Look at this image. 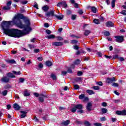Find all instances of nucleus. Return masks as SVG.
<instances>
[{
	"label": "nucleus",
	"instance_id": "obj_1",
	"mask_svg": "<svg viewBox=\"0 0 126 126\" xmlns=\"http://www.w3.org/2000/svg\"><path fill=\"white\" fill-rule=\"evenodd\" d=\"M1 26L5 35L14 38H20L32 31L30 20L21 14L14 17L12 21H3Z\"/></svg>",
	"mask_w": 126,
	"mask_h": 126
},
{
	"label": "nucleus",
	"instance_id": "obj_2",
	"mask_svg": "<svg viewBox=\"0 0 126 126\" xmlns=\"http://www.w3.org/2000/svg\"><path fill=\"white\" fill-rule=\"evenodd\" d=\"M114 37L116 39L115 41L117 42V43H123V42H124V36H115Z\"/></svg>",
	"mask_w": 126,
	"mask_h": 126
},
{
	"label": "nucleus",
	"instance_id": "obj_3",
	"mask_svg": "<svg viewBox=\"0 0 126 126\" xmlns=\"http://www.w3.org/2000/svg\"><path fill=\"white\" fill-rule=\"evenodd\" d=\"M54 12L55 11L51 10L45 13V16L46 17L47 20H49V17H51V16H55V15L54 14Z\"/></svg>",
	"mask_w": 126,
	"mask_h": 126
},
{
	"label": "nucleus",
	"instance_id": "obj_4",
	"mask_svg": "<svg viewBox=\"0 0 126 126\" xmlns=\"http://www.w3.org/2000/svg\"><path fill=\"white\" fill-rule=\"evenodd\" d=\"M116 114L118 116H126V110L117 111H116Z\"/></svg>",
	"mask_w": 126,
	"mask_h": 126
},
{
	"label": "nucleus",
	"instance_id": "obj_5",
	"mask_svg": "<svg viewBox=\"0 0 126 126\" xmlns=\"http://www.w3.org/2000/svg\"><path fill=\"white\" fill-rule=\"evenodd\" d=\"M86 108L87 111H88L89 112H90V111H91L92 109V103H91V102H89L87 104V106H86Z\"/></svg>",
	"mask_w": 126,
	"mask_h": 126
},
{
	"label": "nucleus",
	"instance_id": "obj_6",
	"mask_svg": "<svg viewBox=\"0 0 126 126\" xmlns=\"http://www.w3.org/2000/svg\"><path fill=\"white\" fill-rule=\"evenodd\" d=\"M1 81H2V82L7 83V82L9 81V78L7 77H3L1 79Z\"/></svg>",
	"mask_w": 126,
	"mask_h": 126
},
{
	"label": "nucleus",
	"instance_id": "obj_7",
	"mask_svg": "<svg viewBox=\"0 0 126 126\" xmlns=\"http://www.w3.org/2000/svg\"><path fill=\"white\" fill-rule=\"evenodd\" d=\"M52 45L53 46H55L56 47H58L59 46H63V43L61 42H54L52 43Z\"/></svg>",
	"mask_w": 126,
	"mask_h": 126
},
{
	"label": "nucleus",
	"instance_id": "obj_8",
	"mask_svg": "<svg viewBox=\"0 0 126 126\" xmlns=\"http://www.w3.org/2000/svg\"><path fill=\"white\" fill-rule=\"evenodd\" d=\"M107 27H113L114 26V23L112 22H107L106 23Z\"/></svg>",
	"mask_w": 126,
	"mask_h": 126
},
{
	"label": "nucleus",
	"instance_id": "obj_9",
	"mask_svg": "<svg viewBox=\"0 0 126 126\" xmlns=\"http://www.w3.org/2000/svg\"><path fill=\"white\" fill-rule=\"evenodd\" d=\"M116 80L115 79V77L112 78H108L107 79V83H112L113 81H115Z\"/></svg>",
	"mask_w": 126,
	"mask_h": 126
},
{
	"label": "nucleus",
	"instance_id": "obj_10",
	"mask_svg": "<svg viewBox=\"0 0 126 126\" xmlns=\"http://www.w3.org/2000/svg\"><path fill=\"white\" fill-rule=\"evenodd\" d=\"M45 97H46V95L42 94H40V97L39 98L40 102H44V98H45Z\"/></svg>",
	"mask_w": 126,
	"mask_h": 126
},
{
	"label": "nucleus",
	"instance_id": "obj_11",
	"mask_svg": "<svg viewBox=\"0 0 126 126\" xmlns=\"http://www.w3.org/2000/svg\"><path fill=\"white\" fill-rule=\"evenodd\" d=\"M13 108L14 109H15V110H16L17 111H18V110L20 109V106H19V105L17 103H15L13 105Z\"/></svg>",
	"mask_w": 126,
	"mask_h": 126
},
{
	"label": "nucleus",
	"instance_id": "obj_12",
	"mask_svg": "<svg viewBox=\"0 0 126 126\" xmlns=\"http://www.w3.org/2000/svg\"><path fill=\"white\" fill-rule=\"evenodd\" d=\"M46 37L48 40H50L51 39H55V38L56 37V36L54 34H50L46 36Z\"/></svg>",
	"mask_w": 126,
	"mask_h": 126
},
{
	"label": "nucleus",
	"instance_id": "obj_13",
	"mask_svg": "<svg viewBox=\"0 0 126 126\" xmlns=\"http://www.w3.org/2000/svg\"><path fill=\"white\" fill-rule=\"evenodd\" d=\"M21 113L22 114L21 115V119H23V118H25L26 117V114H27V113H26V112H25V111H21Z\"/></svg>",
	"mask_w": 126,
	"mask_h": 126
},
{
	"label": "nucleus",
	"instance_id": "obj_14",
	"mask_svg": "<svg viewBox=\"0 0 126 126\" xmlns=\"http://www.w3.org/2000/svg\"><path fill=\"white\" fill-rule=\"evenodd\" d=\"M90 33H91V31L90 30H85L84 35H85V36H88L90 34Z\"/></svg>",
	"mask_w": 126,
	"mask_h": 126
},
{
	"label": "nucleus",
	"instance_id": "obj_15",
	"mask_svg": "<svg viewBox=\"0 0 126 126\" xmlns=\"http://www.w3.org/2000/svg\"><path fill=\"white\" fill-rule=\"evenodd\" d=\"M87 93H88L89 95H93L95 94V92L91 90H87L86 91Z\"/></svg>",
	"mask_w": 126,
	"mask_h": 126
},
{
	"label": "nucleus",
	"instance_id": "obj_16",
	"mask_svg": "<svg viewBox=\"0 0 126 126\" xmlns=\"http://www.w3.org/2000/svg\"><path fill=\"white\" fill-rule=\"evenodd\" d=\"M54 16L57 18V19H59V20H62L63 18V15H55Z\"/></svg>",
	"mask_w": 126,
	"mask_h": 126
},
{
	"label": "nucleus",
	"instance_id": "obj_17",
	"mask_svg": "<svg viewBox=\"0 0 126 126\" xmlns=\"http://www.w3.org/2000/svg\"><path fill=\"white\" fill-rule=\"evenodd\" d=\"M6 63H16V62L14 60H6Z\"/></svg>",
	"mask_w": 126,
	"mask_h": 126
},
{
	"label": "nucleus",
	"instance_id": "obj_18",
	"mask_svg": "<svg viewBox=\"0 0 126 126\" xmlns=\"http://www.w3.org/2000/svg\"><path fill=\"white\" fill-rule=\"evenodd\" d=\"M70 123V121L69 120H66L65 121H64L62 123V124L63 125V126H68Z\"/></svg>",
	"mask_w": 126,
	"mask_h": 126
},
{
	"label": "nucleus",
	"instance_id": "obj_19",
	"mask_svg": "<svg viewBox=\"0 0 126 126\" xmlns=\"http://www.w3.org/2000/svg\"><path fill=\"white\" fill-rule=\"evenodd\" d=\"M7 75L8 77H10L11 78H15V76L12 73H8Z\"/></svg>",
	"mask_w": 126,
	"mask_h": 126
},
{
	"label": "nucleus",
	"instance_id": "obj_20",
	"mask_svg": "<svg viewBox=\"0 0 126 126\" xmlns=\"http://www.w3.org/2000/svg\"><path fill=\"white\" fill-rule=\"evenodd\" d=\"M91 11L93 13H96L97 12V8L95 6L91 7Z\"/></svg>",
	"mask_w": 126,
	"mask_h": 126
},
{
	"label": "nucleus",
	"instance_id": "obj_21",
	"mask_svg": "<svg viewBox=\"0 0 126 126\" xmlns=\"http://www.w3.org/2000/svg\"><path fill=\"white\" fill-rule=\"evenodd\" d=\"M75 106L76 109L78 110H82V108L83 107V106L81 104H78Z\"/></svg>",
	"mask_w": 126,
	"mask_h": 126
},
{
	"label": "nucleus",
	"instance_id": "obj_22",
	"mask_svg": "<svg viewBox=\"0 0 126 126\" xmlns=\"http://www.w3.org/2000/svg\"><path fill=\"white\" fill-rule=\"evenodd\" d=\"M46 65L47 66H52V65H53V63L51 61H48L46 62Z\"/></svg>",
	"mask_w": 126,
	"mask_h": 126
},
{
	"label": "nucleus",
	"instance_id": "obj_23",
	"mask_svg": "<svg viewBox=\"0 0 126 126\" xmlns=\"http://www.w3.org/2000/svg\"><path fill=\"white\" fill-rule=\"evenodd\" d=\"M117 0H112L111 1V6L113 8L115 7L116 4V1Z\"/></svg>",
	"mask_w": 126,
	"mask_h": 126
},
{
	"label": "nucleus",
	"instance_id": "obj_24",
	"mask_svg": "<svg viewBox=\"0 0 126 126\" xmlns=\"http://www.w3.org/2000/svg\"><path fill=\"white\" fill-rule=\"evenodd\" d=\"M84 125L85 126H91V124H90V123H89V122H88L87 121H85L84 122Z\"/></svg>",
	"mask_w": 126,
	"mask_h": 126
},
{
	"label": "nucleus",
	"instance_id": "obj_25",
	"mask_svg": "<svg viewBox=\"0 0 126 126\" xmlns=\"http://www.w3.org/2000/svg\"><path fill=\"white\" fill-rule=\"evenodd\" d=\"M42 9L44 11H48L49 10V6H48V5H45L42 7Z\"/></svg>",
	"mask_w": 126,
	"mask_h": 126
},
{
	"label": "nucleus",
	"instance_id": "obj_26",
	"mask_svg": "<svg viewBox=\"0 0 126 126\" xmlns=\"http://www.w3.org/2000/svg\"><path fill=\"white\" fill-rule=\"evenodd\" d=\"M12 72L15 75H20V74H21V72H20V71H19L17 72H16L15 71H12Z\"/></svg>",
	"mask_w": 126,
	"mask_h": 126
},
{
	"label": "nucleus",
	"instance_id": "obj_27",
	"mask_svg": "<svg viewBox=\"0 0 126 126\" xmlns=\"http://www.w3.org/2000/svg\"><path fill=\"white\" fill-rule=\"evenodd\" d=\"M24 95L25 96V97H28V96H30V94L28 93L27 91H25Z\"/></svg>",
	"mask_w": 126,
	"mask_h": 126
},
{
	"label": "nucleus",
	"instance_id": "obj_28",
	"mask_svg": "<svg viewBox=\"0 0 126 126\" xmlns=\"http://www.w3.org/2000/svg\"><path fill=\"white\" fill-rule=\"evenodd\" d=\"M3 9L4 10H8L9 9H10V7L9 6H5L3 7Z\"/></svg>",
	"mask_w": 126,
	"mask_h": 126
},
{
	"label": "nucleus",
	"instance_id": "obj_29",
	"mask_svg": "<svg viewBox=\"0 0 126 126\" xmlns=\"http://www.w3.org/2000/svg\"><path fill=\"white\" fill-rule=\"evenodd\" d=\"M101 112L103 113V114H106L107 112H108V110L106 108H101Z\"/></svg>",
	"mask_w": 126,
	"mask_h": 126
},
{
	"label": "nucleus",
	"instance_id": "obj_30",
	"mask_svg": "<svg viewBox=\"0 0 126 126\" xmlns=\"http://www.w3.org/2000/svg\"><path fill=\"white\" fill-rule=\"evenodd\" d=\"M94 22L95 24H100V22H99V20L97 19H94Z\"/></svg>",
	"mask_w": 126,
	"mask_h": 126
},
{
	"label": "nucleus",
	"instance_id": "obj_31",
	"mask_svg": "<svg viewBox=\"0 0 126 126\" xmlns=\"http://www.w3.org/2000/svg\"><path fill=\"white\" fill-rule=\"evenodd\" d=\"M76 107L75 106L74 107H73L71 109V111L72 112V113H75V112H76Z\"/></svg>",
	"mask_w": 126,
	"mask_h": 126
},
{
	"label": "nucleus",
	"instance_id": "obj_32",
	"mask_svg": "<svg viewBox=\"0 0 126 126\" xmlns=\"http://www.w3.org/2000/svg\"><path fill=\"white\" fill-rule=\"evenodd\" d=\"M84 97H85V95L84 94H82L79 96V99L82 100V99H84Z\"/></svg>",
	"mask_w": 126,
	"mask_h": 126
},
{
	"label": "nucleus",
	"instance_id": "obj_33",
	"mask_svg": "<svg viewBox=\"0 0 126 126\" xmlns=\"http://www.w3.org/2000/svg\"><path fill=\"white\" fill-rule=\"evenodd\" d=\"M79 63H80V60H79V59H77L74 62V64L77 65V64H79Z\"/></svg>",
	"mask_w": 126,
	"mask_h": 126
},
{
	"label": "nucleus",
	"instance_id": "obj_34",
	"mask_svg": "<svg viewBox=\"0 0 126 126\" xmlns=\"http://www.w3.org/2000/svg\"><path fill=\"white\" fill-rule=\"evenodd\" d=\"M93 89H94V90H100V87L99 86H93Z\"/></svg>",
	"mask_w": 126,
	"mask_h": 126
},
{
	"label": "nucleus",
	"instance_id": "obj_35",
	"mask_svg": "<svg viewBox=\"0 0 126 126\" xmlns=\"http://www.w3.org/2000/svg\"><path fill=\"white\" fill-rule=\"evenodd\" d=\"M2 94L3 96H6V95H7V91L4 90L3 92H2Z\"/></svg>",
	"mask_w": 126,
	"mask_h": 126
},
{
	"label": "nucleus",
	"instance_id": "obj_36",
	"mask_svg": "<svg viewBox=\"0 0 126 126\" xmlns=\"http://www.w3.org/2000/svg\"><path fill=\"white\" fill-rule=\"evenodd\" d=\"M113 60H116V59H118L119 60V59H120V57H119V55H115L113 56Z\"/></svg>",
	"mask_w": 126,
	"mask_h": 126
},
{
	"label": "nucleus",
	"instance_id": "obj_37",
	"mask_svg": "<svg viewBox=\"0 0 126 126\" xmlns=\"http://www.w3.org/2000/svg\"><path fill=\"white\" fill-rule=\"evenodd\" d=\"M51 77L53 80H56V79H57V77L54 74H51Z\"/></svg>",
	"mask_w": 126,
	"mask_h": 126
},
{
	"label": "nucleus",
	"instance_id": "obj_38",
	"mask_svg": "<svg viewBox=\"0 0 126 126\" xmlns=\"http://www.w3.org/2000/svg\"><path fill=\"white\" fill-rule=\"evenodd\" d=\"M74 89L75 90H77V89H79V86L78 85H74Z\"/></svg>",
	"mask_w": 126,
	"mask_h": 126
},
{
	"label": "nucleus",
	"instance_id": "obj_39",
	"mask_svg": "<svg viewBox=\"0 0 126 126\" xmlns=\"http://www.w3.org/2000/svg\"><path fill=\"white\" fill-rule=\"evenodd\" d=\"M62 6H63L64 7H66V6H67V4H66V2L65 1H63Z\"/></svg>",
	"mask_w": 126,
	"mask_h": 126
},
{
	"label": "nucleus",
	"instance_id": "obj_40",
	"mask_svg": "<svg viewBox=\"0 0 126 126\" xmlns=\"http://www.w3.org/2000/svg\"><path fill=\"white\" fill-rule=\"evenodd\" d=\"M83 72L82 71H78L77 73V74L78 76H81V75H82L83 74Z\"/></svg>",
	"mask_w": 126,
	"mask_h": 126
},
{
	"label": "nucleus",
	"instance_id": "obj_41",
	"mask_svg": "<svg viewBox=\"0 0 126 126\" xmlns=\"http://www.w3.org/2000/svg\"><path fill=\"white\" fill-rule=\"evenodd\" d=\"M76 18V15H72L71 19L72 20H75V19Z\"/></svg>",
	"mask_w": 126,
	"mask_h": 126
},
{
	"label": "nucleus",
	"instance_id": "obj_42",
	"mask_svg": "<svg viewBox=\"0 0 126 126\" xmlns=\"http://www.w3.org/2000/svg\"><path fill=\"white\" fill-rule=\"evenodd\" d=\"M24 78H20L19 79V82H20L21 83H23V82H24Z\"/></svg>",
	"mask_w": 126,
	"mask_h": 126
},
{
	"label": "nucleus",
	"instance_id": "obj_43",
	"mask_svg": "<svg viewBox=\"0 0 126 126\" xmlns=\"http://www.w3.org/2000/svg\"><path fill=\"white\" fill-rule=\"evenodd\" d=\"M112 86H114V87H119V84L116 83H113L112 84Z\"/></svg>",
	"mask_w": 126,
	"mask_h": 126
},
{
	"label": "nucleus",
	"instance_id": "obj_44",
	"mask_svg": "<svg viewBox=\"0 0 126 126\" xmlns=\"http://www.w3.org/2000/svg\"><path fill=\"white\" fill-rule=\"evenodd\" d=\"M27 2H28V1H27V0H24L21 1V3H22V4H26Z\"/></svg>",
	"mask_w": 126,
	"mask_h": 126
},
{
	"label": "nucleus",
	"instance_id": "obj_45",
	"mask_svg": "<svg viewBox=\"0 0 126 126\" xmlns=\"http://www.w3.org/2000/svg\"><path fill=\"white\" fill-rule=\"evenodd\" d=\"M94 125L95 126H102V124H101L100 123H94Z\"/></svg>",
	"mask_w": 126,
	"mask_h": 126
},
{
	"label": "nucleus",
	"instance_id": "obj_46",
	"mask_svg": "<svg viewBox=\"0 0 126 126\" xmlns=\"http://www.w3.org/2000/svg\"><path fill=\"white\" fill-rule=\"evenodd\" d=\"M33 7H35V8H36V9H39V8L38 7V4H37V2L34 3Z\"/></svg>",
	"mask_w": 126,
	"mask_h": 126
},
{
	"label": "nucleus",
	"instance_id": "obj_47",
	"mask_svg": "<svg viewBox=\"0 0 126 126\" xmlns=\"http://www.w3.org/2000/svg\"><path fill=\"white\" fill-rule=\"evenodd\" d=\"M104 35L105 36H110V32L108 31H106L104 32Z\"/></svg>",
	"mask_w": 126,
	"mask_h": 126
},
{
	"label": "nucleus",
	"instance_id": "obj_48",
	"mask_svg": "<svg viewBox=\"0 0 126 126\" xmlns=\"http://www.w3.org/2000/svg\"><path fill=\"white\" fill-rule=\"evenodd\" d=\"M71 42L72 44H76L77 43V40H72Z\"/></svg>",
	"mask_w": 126,
	"mask_h": 126
},
{
	"label": "nucleus",
	"instance_id": "obj_49",
	"mask_svg": "<svg viewBox=\"0 0 126 126\" xmlns=\"http://www.w3.org/2000/svg\"><path fill=\"white\" fill-rule=\"evenodd\" d=\"M57 6H59L60 7H61V6H63V1H62V2H59V3L57 4Z\"/></svg>",
	"mask_w": 126,
	"mask_h": 126
},
{
	"label": "nucleus",
	"instance_id": "obj_50",
	"mask_svg": "<svg viewBox=\"0 0 126 126\" xmlns=\"http://www.w3.org/2000/svg\"><path fill=\"white\" fill-rule=\"evenodd\" d=\"M96 84L99 86H102L103 85V83H102V82H97Z\"/></svg>",
	"mask_w": 126,
	"mask_h": 126
},
{
	"label": "nucleus",
	"instance_id": "obj_51",
	"mask_svg": "<svg viewBox=\"0 0 126 126\" xmlns=\"http://www.w3.org/2000/svg\"><path fill=\"white\" fill-rule=\"evenodd\" d=\"M67 73V72L66 71H62V75H65Z\"/></svg>",
	"mask_w": 126,
	"mask_h": 126
},
{
	"label": "nucleus",
	"instance_id": "obj_52",
	"mask_svg": "<svg viewBox=\"0 0 126 126\" xmlns=\"http://www.w3.org/2000/svg\"><path fill=\"white\" fill-rule=\"evenodd\" d=\"M102 107H107V103L103 102L101 104Z\"/></svg>",
	"mask_w": 126,
	"mask_h": 126
},
{
	"label": "nucleus",
	"instance_id": "obj_53",
	"mask_svg": "<svg viewBox=\"0 0 126 126\" xmlns=\"http://www.w3.org/2000/svg\"><path fill=\"white\" fill-rule=\"evenodd\" d=\"M101 122H104L105 121H106V118L105 117H101L100 119Z\"/></svg>",
	"mask_w": 126,
	"mask_h": 126
},
{
	"label": "nucleus",
	"instance_id": "obj_54",
	"mask_svg": "<svg viewBox=\"0 0 126 126\" xmlns=\"http://www.w3.org/2000/svg\"><path fill=\"white\" fill-rule=\"evenodd\" d=\"M11 5V1H9L7 2V6L10 7Z\"/></svg>",
	"mask_w": 126,
	"mask_h": 126
},
{
	"label": "nucleus",
	"instance_id": "obj_55",
	"mask_svg": "<svg viewBox=\"0 0 126 126\" xmlns=\"http://www.w3.org/2000/svg\"><path fill=\"white\" fill-rule=\"evenodd\" d=\"M59 110H60V111H64L65 110V108H64L63 107H60Z\"/></svg>",
	"mask_w": 126,
	"mask_h": 126
},
{
	"label": "nucleus",
	"instance_id": "obj_56",
	"mask_svg": "<svg viewBox=\"0 0 126 126\" xmlns=\"http://www.w3.org/2000/svg\"><path fill=\"white\" fill-rule=\"evenodd\" d=\"M33 95H34L35 97H39V96H40V94H38V93H34L33 94Z\"/></svg>",
	"mask_w": 126,
	"mask_h": 126
},
{
	"label": "nucleus",
	"instance_id": "obj_57",
	"mask_svg": "<svg viewBox=\"0 0 126 126\" xmlns=\"http://www.w3.org/2000/svg\"><path fill=\"white\" fill-rule=\"evenodd\" d=\"M57 40H58V41H62V40H63V38L61 36H58Z\"/></svg>",
	"mask_w": 126,
	"mask_h": 126
},
{
	"label": "nucleus",
	"instance_id": "obj_58",
	"mask_svg": "<svg viewBox=\"0 0 126 126\" xmlns=\"http://www.w3.org/2000/svg\"><path fill=\"white\" fill-rule=\"evenodd\" d=\"M121 14H123V15H126V10H123L121 12Z\"/></svg>",
	"mask_w": 126,
	"mask_h": 126
},
{
	"label": "nucleus",
	"instance_id": "obj_59",
	"mask_svg": "<svg viewBox=\"0 0 126 126\" xmlns=\"http://www.w3.org/2000/svg\"><path fill=\"white\" fill-rule=\"evenodd\" d=\"M34 53H39L40 52V50L36 49H34L33 50Z\"/></svg>",
	"mask_w": 126,
	"mask_h": 126
},
{
	"label": "nucleus",
	"instance_id": "obj_60",
	"mask_svg": "<svg viewBox=\"0 0 126 126\" xmlns=\"http://www.w3.org/2000/svg\"><path fill=\"white\" fill-rule=\"evenodd\" d=\"M46 32L47 33V34H48V35H49V34H51L52 33V32H51V31L47 30L46 31Z\"/></svg>",
	"mask_w": 126,
	"mask_h": 126
},
{
	"label": "nucleus",
	"instance_id": "obj_61",
	"mask_svg": "<svg viewBox=\"0 0 126 126\" xmlns=\"http://www.w3.org/2000/svg\"><path fill=\"white\" fill-rule=\"evenodd\" d=\"M30 49H34V45H32L31 44H29L28 45Z\"/></svg>",
	"mask_w": 126,
	"mask_h": 126
},
{
	"label": "nucleus",
	"instance_id": "obj_62",
	"mask_svg": "<svg viewBox=\"0 0 126 126\" xmlns=\"http://www.w3.org/2000/svg\"><path fill=\"white\" fill-rule=\"evenodd\" d=\"M50 25H49V24L47 23H46L44 24V27H46V28H48Z\"/></svg>",
	"mask_w": 126,
	"mask_h": 126
},
{
	"label": "nucleus",
	"instance_id": "obj_63",
	"mask_svg": "<svg viewBox=\"0 0 126 126\" xmlns=\"http://www.w3.org/2000/svg\"><path fill=\"white\" fill-rule=\"evenodd\" d=\"M74 6L76 8H78V4H77V3H74Z\"/></svg>",
	"mask_w": 126,
	"mask_h": 126
},
{
	"label": "nucleus",
	"instance_id": "obj_64",
	"mask_svg": "<svg viewBox=\"0 0 126 126\" xmlns=\"http://www.w3.org/2000/svg\"><path fill=\"white\" fill-rule=\"evenodd\" d=\"M43 64H42V63H40L38 65V67H39L40 68H43Z\"/></svg>",
	"mask_w": 126,
	"mask_h": 126
}]
</instances>
